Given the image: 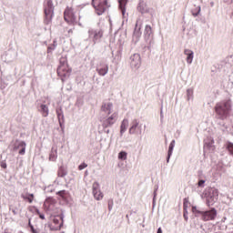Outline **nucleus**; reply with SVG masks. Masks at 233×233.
I'll list each match as a JSON object with an SVG mask.
<instances>
[{"label":"nucleus","instance_id":"nucleus-1","mask_svg":"<svg viewBox=\"0 0 233 233\" xmlns=\"http://www.w3.org/2000/svg\"><path fill=\"white\" fill-rule=\"evenodd\" d=\"M230 110H232V102L230 100L219 102L215 106V112L218 119L222 121H225L230 116Z\"/></svg>","mask_w":233,"mask_h":233},{"label":"nucleus","instance_id":"nucleus-2","mask_svg":"<svg viewBox=\"0 0 233 233\" xmlns=\"http://www.w3.org/2000/svg\"><path fill=\"white\" fill-rule=\"evenodd\" d=\"M192 212L196 218H200L202 221H212L216 219V216H218V211L216 208H212L208 211H203L201 208L193 206Z\"/></svg>","mask_w":233,"mask_h":233},{"label":"nucleus","instance_id":"nucleus-3","mask_svg":"<svg viewBox=\"0 0 233 233\" xmlns=\"http://www.w3.org/2000/svg\"><path fill=\"white\" fill-rule=\"evenodd\" d=\"M57 74L59 77H61L62 81H66V79L70 77V74H72V69L68 67V64L66 63V57L60 58V65L57 68Z\"/></svg>","mask_w":233,"mask_h":233},{"label":"nucleus","instance_id":"nucleus-4","mask_svg":"<svg viewBox=\"0 0 233 233\" xmlns=\"http://www.w3.org/2000/svg\"><path fill=\"white\" fill-rule=\"evenodd\" d=\"M118 117H119V116H118L117 112H114L109 116L100 119V121L102 123V127L104 128V132L106 134H110V129H106V128H110V127H114V125H116V121H117Z\"/></svg>","mask_w":233,"mask_h":233},{"label":"nucleus","instance_id":"nucleus-5","mask_svg":"<svg viewBox=\"0 0 233 233\" xmlns=\"http://www.w3.org/2000/svg\"><path fill=\"white\" fill-rule=\"evenodd\" d=\"M92 5L97 15H103L110 8L108 0H92Z\"/></svg>","mask_w":233,"mask_h":233},{"label":"nucleus","instance_id":"nucleus-6","mask_svg":"<svg viewBox=\"0 0 233 233\" xmlns=\"http://www.w3.org/2000/svg\"><path fill=\"white\" fill-rule=\"evenodd\" d=\"M128 134L130 136L143 135V124H141V121H139V119L135 118L131 121Z\"/></svg>","mask_w":233,"mask_h":233},{"label":"nucleus","instance_id":"nucleus-7","mask_svg":"<svg viewBox=\"0 0 233 233\" xmlns=\"http://www.w3.org/2000/svg\"><path fill=\"white\" fill-rule=\"evenodd\" d=\"M205 198L207 200V205L210 207L214 205L216 201H218V198H219V192L217 188L209 187L205 191Z\"/></svg>","mask_w":233,"mask_h":233},{"label":"nucleus","instance_id":"nucleus-8","mask_svg":"<svg viewBox=\"0 0 233 233\" xmlns=\"http://www.w3.org/2000/svg\"><path fill=\"white\" fill-rule=\"evenodd\" d=\"M45 25H50L52 19L54 18V3L52 0H47L45 5Z\"/></svg>","mask_w":233,"mask_h":233},{"label":"nucleus","instance_id":"nucleus-9","mask_svg":"<svg viewBox=\"0 0 233 233\" xmlns=\"http://www.w3.org/2000/svg\"><path fill=\"white\" fill-rule=\"evenodd\" d=\"M144 39L147 43V47L150 50L154 46V31L150 25H146L144 29Z\"/></svg>","mask_w":233,"mask_h":233},{"label":"nucleus","instance_id":"nucleus-10","mask_svg":"<svg viewBox=\"0 0 233 233\" xmlns=\"http://www.w3.org/2000/svg\"><path fill=\"white\" fill-rule=\"evenodd\" d=\"M88 39L96 45V43H100L103 37V29H94L89 28L87 31Z\"/></svg>","mask_w":233,"mask_h":233},{"label":"nucleus","instance_id":"nucleus-11","mask_svg":"<svg viewBox=\"0 0 233 233\" xmlns=\"http://www.w3.org/2000/svg\"><path fill=\"white\" fill-rule=\"evenodd\" d=\"M141 26H143V21L140 19L137 20L132 38L134 45H137V43H139V39H141Z\"/></svg>","mask_w":233,"mask_h":233},{"label":"nucleus","instance_id":"nucleus-12","mask_svg":"<svg viewBox=\"0 0 233 233\" xmlns=\"http://www.w3.org/2000/svg\"><path fill=\"white\" fill-rule=\"evenodd\" d=\"M11 147H13L14 152H17V150H19L20 148L18 154H20V156H25L26 152V143L25 141H21V140L13 141L11 143Z\"/></svg>","mask_w":233,"mask_h":233},{"label":"nucleus","instance_id":"nucleus-13","mask_svg":"<svg viewBox=\"0 0 233 233\" xmlns=\"http://www.w3.org/2000/svg\"><path fill=\"white\" fill-rule=\"evenodd\" d=\"M64 19L68 23L69 25H74V23H76L77 17L74 14L73 8H66L64 12Z\"/></svg>","mask_w":233,"mask_h":233},{"label":"nucleus","instance_id":"nucleus-14","mask_svg":"<svg viewBox=\"0 0 233 233\" xmlns=\"http://www.w3.org/2000/svg\"><path fill=\"white\" fill-rule=\"evenodd\" d=\"M129 63L131 68H134L135 70H137L139 66H141V56L139 54H134L129 58Z\"/></svg>","mask_w":233,"mask_h":233},{"label":"nucleus","instance_id":"nucleus-15","mask_svg":"<svg viewBox=\"0 0 233 233\" xmlns=\"http://www.w3.org/2000/svg\"><path fill=\"white\" fill-rule=\"evenodd\" d=\"M93 196L96 201H101L103 199V192H101V188L98 182H95L92 187Z\"/></svg>","mask_w":233,"mask_h":233},{"label":"nucleus","instance_id":"nucleus-16","mask_svg":"<svg viewBox=\"0 0 233 233\" xmlns=\"http://www.w3.org/2000/svg\"><path fill=\"white\" fill-rule=\"evenodd\" d=\"M63 215L59 216V218L61 219V223L59 224V219L57 218H54L53 220V224H50L47 226L48 228H50V230H52V232L56 231V230H61V227L63 226Z\"/></svg>","mask_w":233,"mask_h":233},{"label":"nucleus","instance_id":"nucleus-17","mask_svg":"<svg viewBox=\"0 0 233 233\" xmlns=\"http://www.w3.org/2000/svg\"><path fill=\"white\" fill-rule=\"evenodd\" d=\"M37 110L41 114L42 117H48L50 114V109L46 104H38Z\"/></svg>","mask_w":233,"mask_h":233},{"label":"nucleus","instance_id":"nucleus-18","mask_svg":"<svg viewBox=\"0 0 233 233\" xmlns=\"http://www.w3.org/2000/svg\"><path fill=\"white\" fill-rule=\"evenodd\" d=\"M96 72L99 76H106L108 74V64L106 63H100L96 66Z\"/></svg>","mask_w":233,"mask_h":233},{"label":"nucleus","instance_id":"nucleus-19","mask_svg":"<svg viewBox=\"0 0 233 233\" xmlns=\"http://www.w3.org/2000/svg\"><path fill=\"white\" fill-rule=\"evenodd\" d=\"M112 108H114V104L111 102H104L101 106V112L110 116V114H112Z\"/></svg>","mask_w":233,"mask_h":233},{"label":"nucleus","instance_id":"nucleus-20","mask_svg":"<svg viewBox=\"0 0 233 233\" xmlns=\"http://www.w3.org/2000/svg\"><path fill=\"white\" fill-rule=\"evenodd\" d=\"M137 10L140 12V14H148L150 12V9L147 5V3H145V1L143 0H139Z\"/></svg>","mask_w":233,"mask_h":233},{"label":"nucleus","instance_id":"nucleus-21","mask_svg":"<svg viewBox=\"0 0 233 233\" xmlns=\"http://www.w3.org/2000/svg\"><path fill=\"white\" fill-rule=\"evenodd\" d=\"M2 59L5 63H12V61H15V53L12 52V51H9L5 55H3Z\"/></svg>","mask_w":233,"mask_h":233},{"label":"nucleus","instance_id":"nucleus-22","mask_svg":"<svg viewBox=\"0 0 233 233\" xmlns=\"http://www.w3.org/2000/svg\"><path fill=\"white\" fill-rule=\"evenodd\" d=\"M127 3H128V0H118V5H119V10L123 15V17H127Z\"/></svg>","mask_w":233,"mask_h":233},{"label":"nucleus","instance_id":"nucleus-23","mask_svg":"<svg viewBox=\"0 0 233 233\" xmlns=\"http://www.w3.org/2000/svg\"><path fill=\"white\" fill-rule=\"evenodd\" d=\"M184 54L187 56L186 61L187 65H192V62L194 61V51L190 49H185Z\"/></svg>","mask_w":233,"mask_h":233},{"label":"nucleus","instance_id":"nucleus-24","mask_svg":"<svg viewBox=\"0 0 233 233\" xmlns=\"http://www.w3.org/2000/svg\"><path fill=\"white\" fill-rule=\"evenodd\" d=\"M56 116L60 127H63V123H65V114L63 113V107L56 108Z\"/></svg>","mask_w":233,"mask_h":233},{"label":"nucleus","instance_id":"nucleus-25","mask_svg":"<svg viewBox=\"0 0 233 233\" xmlns=\"http://www.w3.org/2000/svg\"><path fill=\"white\" fill-rule=\"evenodd\" d=\"M127 128H128V119L125 118L120 126V136L123 137V134L127 132Z\"/></svg>","mask_w":233,"mask_h":233},{"label":"nucleus","instance_id":"nucleus-26","mask_svg":"<svg viewBox=\"0 0 233 233\" xmlns=\"http://www.w3.org/2000/svg\"><path fill=\"white\" fill-rule=\"evenodd\" d=\"M21 198L28 201V203H34V194L32 193H23Z\"/></svg>","mask_w":233,"mask_h":233},{"label":"nucleus","instance_id":"nucleus-27","mask_svg":"<svg viewBox=\"0 0 233 233\" xmlns=\"http://www.w3.org/2000/svg\"><path fill=\"white\" fill-rule=\"evenodd\" d=\"M57 159V148L52 147L49 154V161H56Z\"/></svg>","mask_w":233,"mask_h":233},{"label":"nucleus","instance_id":"nucleus-28","mask_svg":"<svg viewBox=\"0 0 233 233\" xmlns=\"http://www.w3.org/2000/svg\"><path fill=\"white\" fill-rule=\"evenodd\" d=\"M207 180L203 179V171H198V187L203 188Z\"/></svg>","mask_w":233,"mask_h":233},{"label":"nucleus","instance_id":"nucleus-29","mask_svg":"<svg viewBox=\"0 0 233 233\" xmlns=\"http://www.w3.org/2000/svg\"><path fill=\"white\" fill-rule=\"evenodd\" d=\"M57 174H58V177H65L66 176H67L68 171L65 167L62 166L58 168Z\"/></svg>","mask_w":233,"mask_h":233},{"label":"nucleus","instance_id":"nucleus-30","mask_svg":"<svg viewBox=\"0 0 233 233\" xmlns=\"http://www.w3.org/2000/svg\"><path fill=\"white\" fill-rule=\"evenodd\" d=\"M191 14L194 17H198L199 14H201V6H197L194 9L191 10Z\"/></svg>","mask_w":233,"mask_h":233},{"label":"nucleus","instance_id":"nucleus-31","mask_svg":"<svg viewBox=\"0 0 233 233\" xmlns=\"http://www.w3.org/2000/svg\"><path fill=\"white\" fill-rule=\"evenodd\" d=\"M187 101H190V99H194V89L188 88L187 90Z\"/></svg>","mask_w":233,"mask_h":233},{"label":"nucleus","instance_id":"nucleus-32","mask_svg":"<svg viewBox=\"0 0 233 233\" xmlns=\"http://www.w3.org/2000/svg\"><path fill=\"white\" fill-rule=\"evenodd\" d=\"M174 147H176V140H172L169 144L168 151H167V154H169V156H172L174 152Z\"/></svg>","mask_w":233,"mask_h":233},{"label":"nucleus","instance_id":"nucleus-33","mask_svg":"<svg viewBox=\"0 0 233 233\" xmlns=\"http://www.w3.org/2000/svg\"><path fill=\"white\" fill-rule=\"evenodd\" d=\"M226 148L229 152V156H233V143L232 142H227Z\"/></svg>","mask_w":233,"mask_h":233},{"label":"nucleus","instance_id":"nucleus-34","mask_svg":"<svg viewBox=\"0 0 233 233\" xmlns=\"http://www.w3.org/2000/svg\"><path fill=\"white\" fill-rule=\"evenodd\" d=\"M56 194L61 196L62 199H66V198H68V192H66V190L58 191Z\"/></svg>","mask_w":233,"mask_h":233},{"label":"nucleus","instance_id":"nucleus-35","mask_svg":"<svg viewBox=\"0 0 233 233\" xmlns=\"http://www.w3.org/2000/svg\"><path fill=\"white\" fill-rule=\"evenodd\" d=\"M127 152L121 151L118 153V159H121L122 161H125L127 159Z\"/></svg>","mask_w":233,"mask_h":233},{"label":"nucleus","instance_id":"nucleus-36","mask_svg":"<svg viewBox=\"0 0 233 233\" xmlns=\"http://www.w3.org/2000/svg\"><path fill=\"white\" fill-rule=\"evenodd\" d=\"M108 210L109 212H112V209L114 208V199L109 198L107 201Z\"/></svg>","mask_w":233,"mask_h":233},{"label":"nucleus","instance_id":"nucleus-37","mask_svg":"<svg viewBox=\"0 0 233 233\" xmlns=\"http://www.w3.org/2000/svg\"><path fill=\"white\" fill-rule=\"evenodd\" d=\"M86 167H88V165H86V163H82L81 165L78 166V169L85 170V168H86Z\"/></svg>","mask_w":233,"mask_h":233},{"label":"nucleus","instance_id":"nucleus-38","mask_svg":"<svg viewBox=\"0 0 233 233\" xmlns=\"http://www.w3.org/2000/svg\"><path fill=\"white\" fill-rule=\"evenodd\" d=\"M53 50H56V45L55 46L51 45L47 47L48 54H50V52H52Z\"/></svg>","mask_w":233,"mask_h":233},{"label":"nucleus","instance_id":"nucleus-39","mask_svg":"<svg viewBox=\"0 0 233 233\" xmlns=\"http://www.w3.org/2000/svg\"><path fill=\"white\" fill-rule=\"evenodd\" d=\"M28 225H29V227H30V228H31V232H33V233H37V231H35V228H34L32 223L30 222V219H29Z\"/></svg>","mask_w":233,"mask_h":233},{"label":"nucleus","instance_id":"nucleus-40","mask_svg":"<svg viewBox=\"0 0 233 233\" xmlns=\"http://www.w3.org/2000/svg\"><path fill=\"white\" fill-rule=\"evenodd\" d=\"M204 147H208V148H210V147H212V142H207V140H205Z\"/></svg>","mask_w":233,"mask_h":233},{"label":"nucleus","instance_id":"nucleus-41","mask_svg":"<svg viewBox=\"0 0 233 233\" xmlns=\"http://www.w3.org/2000/svg\"><path fill=\"white\" fill-rule=\"evenodd\" d=\"M157 188H158V187H157L156 188H155V191H154V198H153V203H155L156 202V196H157Z\"/></svg>","mask_w":233,"mask_h":233},{"label":"nucleus","instance_id":"nucleus-42","mask_svg":"<svg viewBox=\"0 0 233 233\" xmlns=\"http://www.w3.org/2000/svg\"><path fill=\"white\" fill-rule=\"evenodd\" d=\"M184 219H186V221H188V212L187 211H184Z\"/></svg>","mask_w":233,"mask_h":233},{"label":"nucleus","instance_id":"nucleus-43","mask_svg":"<svg viewBox=\"0 0 233 233\" xmlns=\"http://www.w3.org/2000/svg\"><path fill=\"white\" fill-rule=\"evenodd\" d=\"M170 157H172V155H170V153H167V163H170Z\"/></svg>","mask_w":233,"mask_h":233},{"label":"nucleus","instance_id":"nucleus-44","mask_svg":"<svg viewBox=\"0 0 233 233\" xmlns=\"http://www.w3.org/2000/svg\"><path fill=\"white\" fill-rule=\"evenodd\" d=\"M38 216H39L40 219H45V215L44 214L40 213V215H38Z\"/></svg>","mask_w":233,"mask_h":233},{"label":"nucleus","instance_id":"nucleus-45","mask_svg":"<svg viewBox=\"0 0 233 233\" xmlns=\"http://www.w3.org/2000/svg\"><path fill=\"white\" fill-rule=\"evenodd\" d=\"M53 46H57V41L56 40L53 41Z\"/></svg>","mask_w":233,"mask_h":233},{"label":"nucleus","instance_id":"nucleus-46","mask_svg":"<svg viewBox=\"0 0 233 233\" xmlns=\"http://www.w3.org/2000/svg\"><path fill=\"white\" fill-rule=\"evenodd\" d=\"M1 167H2V168H6V163H2Z\"/></svg>","mask_w":233,"mask_h":233},{"label":"nucleus","instance_id":"nucleus-47","mask_svg":"<svg viewBox=\"0 0 233 233\" xmlns=\"http://www.w3.org/2000/svg\"><path fill=\"white\" fill-rule=\"evenodd\" d=\"M157 233H163V229H161V228H158Z\"/></svg>","mask_w":233,"mask_h":233},{"label":"nucleus","instance_id":"nucleus-48","mask_svg":"<svg viewBox=\"0 0 233 233\" xmlns=\"http://www.w3.org/2000/svg\"><path fill=\"white\" fill-rule=\"evenodd\" d=\"M36 214L39 216L41 214V212L39 211V209H36Z\"/></svg>","mask_w":233,"mask_h":233},{"label":"nucleus","instance_id":"nucleus-49","mask_svg":"<svg viewBox=\"0 0 233 233\" xmlns=\"http://www.w3.org/2000/svg\"><path fill=\"white\" fill-rule=\"evenodd\" d=\"M160 116H161V117H163V112L161 111V113H160Z\"/></svg>","mask_w":233,"mask_h":233},{"label":"nucleus","instance_id":"nucleus-50","mask_svg":"<svg viewBox=\"0 0 233 233\" xmlns=\"http://www.w3.org/2000/svg\"><path fill=\"white\" fill-rule=\"evenodd\" d=\"M126 218H127V221H128V215H127Z\"/></svg>","mask_w":233,"mask_h":233},{"label":"nucleus","instance_id":"nucleus-51","mask_svg":"<svg viewBox=\"0 0 233 233\" xmlns=\"http://www.w3.org/2000/svg\"><path fill=\"white\" fill-rule=\"evenodd\" d=\"M147 128V126H144V130Z\"/></svg>","mask_w":233,"mask_h":233},{"label":"nucleus","instance_id":"nucleus-52","mask_svg":"<svg viewBox=\"0 0 233 233\" xmlns=\"http://www.w3.org/2000/svg\"><path fill=\"white\" fill-rule=\"evenodd\" d=\"M13 213L15 214V210H13Z\"/></svg>","mask_w":233,"mask_h":233}]
</instances>
